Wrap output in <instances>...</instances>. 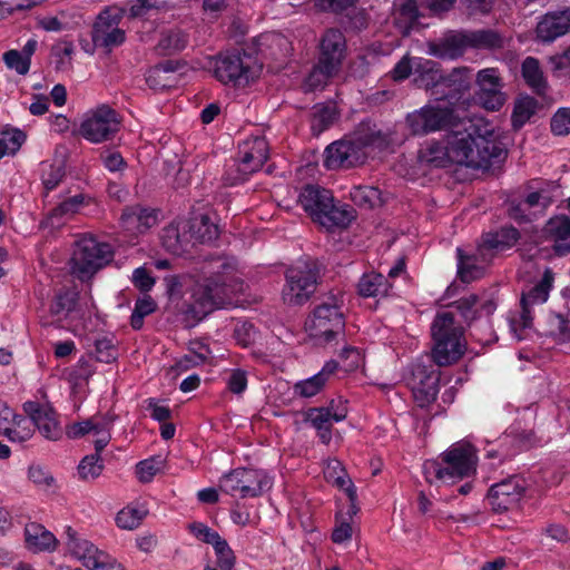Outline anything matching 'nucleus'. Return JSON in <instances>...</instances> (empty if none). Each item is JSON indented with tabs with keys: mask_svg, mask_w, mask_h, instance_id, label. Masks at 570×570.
I'll return each mask as SVG.
<instances>
[{
	"mask_svg": "<svg viewBox=\"0 0 570 570\" xmlns=\"http://www.w3.org/2000/svg\"><path fill=\"white\" fill-rule=\"evenodd\" d=\"M505 149L493 130L484 127L482 132L454 130L441 140H431L420 150V159L435 167L453 163L472 168L487 169L503 160Z\"/></svg>",
	"mask_w": 570,
	"mask_h": 570,
	"instance_id": "nucleus-1",
	"label": "nucleus"
},
{
	"mask_svg": "<svg viewBox=\"0 0 570 570\" xmlns=\"http://www.w3.org/2000/svg\"><path fill=\"white\" fill-rule=\"evenodd\" d=\"M214 265L212 276L196 282L177 306L190 325L197 324L213 311L230 305L240 289L235 279V268L229 262L217 259Z\"/></svg>",
	"mask_w": 570,
	"mask_h": 570,
	"instance_id": "nucleus-2",
	"label": "nucleus"
},
{
	"mask_svg": "<svg viewBox=\"0 0 570 570\" xmlns=\"http://www.w3.org/2000/svg\"><path fill=\"white\" fill-rule=\"evenodd\" d=\"M405 124L414 136H426L438 131L452 134L454 130L482 132L478 122L462 116L449 99H435L407 114Z\"/></svg>",
	"mask_w": 570,
	"mask_h": 570,
	"instance_id": "nucleus-3",
	"label": "nucleus"
},
{
	"mask_svg": "<svg viewBox=\"0 0 570 570\" xmlns=\"http://www.w3.org/2000/svg\"><path fill=\"white\" fill-rule=\"evenodd\" d=\"M387 145V137L375 124L362 121L347 137L336 140L325 149L324 166L327 169H347L363 165L370 148Z\"/></svg>",
	"mask_w": 570,
	"mask_h": 570,
	"instance_id": "nucleus-4",
	"label": "nucleus"
},
{
	"mask_svg": "<svg viewBox=\"0 0 570 570\" xmlns=\"http://www.w3.org/2000/svg\"><path fill=\"white\" fill-rule=\"evenodd\" d=\"M431 335L432 357L439 366L451 365L463 356L466 348L464 327L454 312H438L431 324Z\"/></svg>",
	"mask_w": 570,
	"mask_h": 570,
	"instance_id": "nucleus-5",
	"label": "nucleus"
},
{
	"mask_svg": "<svg viewBox=\"0 0 570 570\" xmlns=\"http://www.w3.org/2000/svg\"><path fill=\"white\" fill-rule=\"evenodd\" d=\"M298 203L314 222L326 229L345 228L354 218L348 206L335 204L332 191L320 186L304 187L299 193Z\"/></svg>",
	"mask_w": 570,
	"mask_h": 570,
	"instance_id": "nucleus-6",
	"label": "nucleus"
},
{
	"mask_svg": "<svg viewBox=\"0 0 570 570\" xmlns=\"http://www.w3.org/2000/svg\"><path fill=\"white\" fill-rule=\"evenodd\" d=\"M442 463L428 461L423 465L425 479L429 482L441 481L453 484L469 478L476 470V454L469 443H456L442 454Z\"/></svg>",
	"mask_w": 570,
	"mask_h": 570,
	"instance_id": "nucleus-7",
	"label": "nucleus"
},
{
	"mask_svg": "<svg viewBox=\"0 0 570 570\" xmlns=\"http://www.w3.org/2000/svg\"><path fill=\"white\" fill-rule=\"evenodd\" d=\"M342 294H330L316 305L305 322V331L316 345H326L343 336L345 317Z\"/></svg>",
	"mask_w": 570,
	"mask_h": 570,
	"instance_id": "nucleus-8",
	"label": "nucleus"
},
{
	"mask_svg": "<svg viewBox=\"0 0 570 570\" xmlns=\"http://www.w3.org/2000/svg\"><path fill=\"white\" fill-rule=\"evenodd\" d=\"M214 77L224 85L246 87L262 72V65L246 52H233L217 56L212 61Z\"/></svg>",
	"mask_w": 570,
	"mask_h": 570,
	"instance_id": "nucleus-9",
	"label": "nucleus"
},
{
	"mask_svg": "<svg viewBox=\"0 0 570 570\" xmlns=\"http://www.w3.org/2000/svg\"><path fill=\"white\" fill-rule=\"evenodd\" d=\"M112 259L109 244L92 236H82L76 243L71 257L72 272L81 279L92 276Z\"/></svg>",
	"mask_w": 570,
	"mask_h": 570,
	"instance_id": "nucleus-10",
	"label": "nucleus"
},
{
	"mask_svg": "<svg viewBox=\"0 0 570 570\" xmlns=\"http://www.w3.org/2000/svg\"><path fill=\"white\" fill-rule=\"evenodd\" d=\"M272 488V479L263 470L238 468L220 478L219 489L240 499L257 498Z\"/></svg>",
	"mask_w": 570,
	"mask_h": 570,
	"instance_id": "nucleus-11",
	"label": "nucleus"
},
{
	"mask_svg": "<svg viewBox=\"0 0 570 570\" xmlns=\"http://www.w3.org/2000/svg\"><path fill=\"white\" fill-rule=\"evenodd\" d=\"M318 272L309 263H299L287 268L285 285L282 291L284 303L288 305H303L315 293Z\"/></svg>",
	"mask_w": 570,
	"mask_h": 570,
	"instance_id": "nucleus-12",
	"label": "nucleus"
},
{
	"mask_svg": "<svg viewBox=\"0 0 570 570\" xmlns=\"http://www.w3.org/2000/svg\"><path fill=\"white\" fill-rule=\"evenodd\" d=\"M119 128L120 119L116 110L107 105H101L85 115L79 134L92 144H100L112 139Z\"/></svg>",
	"mask_w": 570,
	"mask_h": 570,
	"instance_id": "nucleus-13",
	"label": "nucleus"
},
{
	"mask_svg": "<svg viewBox=\"0 0 570 570\" xmlns=\"http://www.w3.org/2000/svg\"><path fill=\"white\" fill-rule=\"evenodd\" d=\"M117 415L110 412L96 414L81 422L67 428V435L78 439L87 434L92 435L96 452H101L111 440V429Z\"/></svg>",
	"mask_w": 570,
	"mask_h": 570,
	"instance_id": "nucleus-14",
	"label": "nucleus"
},
{
	"mask_svg": "<svg viewBox=\"0 0 570 570\" xmlns=\"http://www.w3.org/2000/svg\"><path fill=\"white\" fill-rule=\"evenodd\" d=\"M554 276L551 269L547 268L541 281L535 284L529 292L523 293L521 297V312L517 317L511 320L513 331L519 328L525 330L532 325L531 308L534 305L543 304L549 297Z\"/></svg>",
	"mask_w": 570,
	"mask_h": 570,
	"instance_id": "nucleus-15",
	"label": "nucleus"
},
{
	"mask_svg": "<svg viewBox=\"0 0 570 570\" xmlns=\"http://www.w3.org/2000/svg\"><path fill=\"white\" fill-rule=\"evenodd\" d=\"M527 487V481L518 475L493 484L488 494L492 509L497 512H503L518 507Z\"/></svg>",
	"mask_w": 570,
	"mask_h": 570,
	"instance_id": "nucleus-16",
	"label": "nucleus"
},
{
	"mask_svg": "<svg viewBox=\"0 0 570 570\" xmlns=\"http://www.w3.org/2000/svg\"><path fill=\"white\" fill-rule=\"evenodd\" d=\"M24 413L32 422V428H37L41 435L48 440H59L62 435V429L57 417V413L48 402L27 401L22 405Z\"/></svg>",
	"mask_w": 570,
	"mask_h": 570,
	"instance_id": "nucleus-17",
	"label": "nucleus"
},
{
	"mask_svg": "<svg viewBox=\"0 0 570 570\" xmlns=\"http://www.w3.org/2000/svg\"><path fill=\"white\" fill-rule=\"evenodd\" d=\"M268 158V144L264 137H253L239 145L237 170L244 180L248 175L262 168Z\"/></svg>",
	"mask_w": 570,
	"mask_h": 570,
	"instance_id": "nucleus-18",
	"label": "nucleus"
},
{
	"mask_svg": "<svg viewBox=\"0 0 570 570\" xmlns=\"http://www.w3.org/2000/svg\"><path fill=\"white\" fill-rule=\"evenodd\" d=\"M478 100L487 110H499L505 102L502 81L495 68H485L478 72Z\"/></svg>",
	"mask_w": 570,
	"mask_h": 570,
	"instance_id": "nucleus-19",
	"label": "nucleus"
},
{
	"mask_svg": "<svg viewBox=\"0 0 570 570\" xmlns=\"http://www.w3.org/2000/svg\"><path fill=\"white\" fill-rule=\"evenodd\" d=\"M346 55V39L338 29H327L320 40L318 61L331 71H340Z\"/></svg>",
	"mask_w": 570,
	"mask_h": 570,
	"instance_id": "nucleus-20",
	"label": "nucleus"
},
{
	"mask_svg": "<svg viewBox=\"0 0 570 570\" xmlns=\"http://www.w3.org/2000/svg\"><path fill=\"white\" fill-rule=\"evenodd\" d=\"M347 416V407L343 401L337 405L331 403L328 407H313L305 414V421L317 430V434L324 444L332 439L331 428L334 422H341Z\"/></svg>",
	"mask_w": 570,
	"mask_h": 570,
	"instance_id": "nucleus-21",
	"label": "nucleus"
},
{
	"mask_svg": "<svg viewBox=\"0 0 570 570\" xmlns=\"http://www.w3.org/2000/svg\"><path fill=\"white\" fill-rule=\"evenodd\" d=\"M120 16L110 10L102 11L92 28L91 38L95 46L111 48L125 41V31L119 26Z\"/></svg>",
	"mask_w": 570,
	"mask_h": 570,
	"instance_id": "nucleus-22",
	"label": "nucleus"
},
{
	"mask_svg": "<svg viewBox=\"0 0 570 570\" xmlns=\"http://www.w3.org/2000/svg\"><path fill=\"white\" fill-rule=\"evenodd\" d=\"M458 274L462 282L471 283L480 278L491 262V253L483 244L479 245L474 253L464 254L463 249L458 248Z\"/></svg>",
	"mask_w": 570,
	"mask_h": 570,
	"instance_id": "nucleus-23",
	"label": "nucleus"
},
{
	"mask_svg": "<svg viewBox=\"0 0 570 570\" xmlns=\"http://www.w3.org/2000/svg\"><path fill=\"white\" fill-rule=\"evenodd\" d=\"M439 376L434 371H428L424 365L416 364L412 371L411 386L420 406L433 402L439 392Z\"/></svg>",
	"mask_w": 570,
	"mask_h": 570,
	"instance_id": "nucleus-24",
	"label": "nucleus"
},
{
	"mask_svg": "<svg viewBox=\"0 0 570 570\" xmlns=\"http://www.w3.org/2000/svg\"><path fill=\"white\" fill-rule=\"evenodd\" d=\"M570 30V9L548 12L537 24V37L543 42H552Z\"/></svg>",
	"mask_w": 570,
	"mask_h": 570,
	"instance_id": "nucleus-25",
	"label": "nucleus"
},
{
	"mask_svg": "<svg viewBox=\"0 0 570 570\" xmlns=\"http://www.w3.org/2000/svg\"><path fill=\"white\" fill-rule=\"evenodd\" d=\"M157 223L158 214L156 210L138 205L127 207L121 215L122 227L132 234L145 233Z\"/></svg>",
	"mask_w": 570,
	"mask_h": 570,
	"instance_id": "nucleus-26",
	"label": "nucleus"
},
{
	"mask_svg": "<svg viewBox=\"0 0 570 570\" xmlns=\"http://www.w3.org/2000/svg\"><path fill=\"white\" fill-rule=\"evenodd\" d=\"M65 535L68 552L86 568L90 567L96 556L102 551L69 525L65 529Z\"/></svg>",
	"mask_w": 570,
	"mask_h": 570,
	"instance_id": "nucleus-27",
	"label": "nucleus"
},
{
	"mask_svg": "<svg viewBox=\"0 0 570 570\" xmlns=\"http://www.w3.org/2000/svg\"><path fill=\"white\" fill-rule=\"evenodd\" d=\"M544 233L559 256L570 253V217L558 215L550 218L544 226Z\"/></svg>",
	"mask_w": 570,
	"mask_h": 570,
	"instance_id": "nucleus-28",
	"label": "nucleus"
},
{
	"mask_svg": "<svg viewBox=\"0 0 570 570\" xmlns=\"http://www.w3.org/2000/svg\"><path fill=\"white\" fill-rule=\"evenodd\" d=\"M324 476L328 482L333 483L335 487L346 492L351 501V507L348 509L347 514L348 519H352L353 515L356 513V489L352 483L351 479L348 478L345 468L338 460L331 459L326 462V465L324 468Z\"/></svg>",
	"mask_w": 570,
	"mask_h": 570,
	"instance_id": "nucleus-29",
	"label": "nucleus"
},
{
	"mask_svg": "<svg viewBox=\"0 0 570 570\" xmlns=\"http://www.w3.org/2000/svg\"><path fill=\"white\" fill-rule=\"evenodd\" d=\"M24 542L27 549L33 553L52 552L58 546L55 534L36 522L26 525Z\"/></svg>",
	"mask_w": 570,
	"mask_h": 570,
	"instance_id": "nucleus-30",
	"label": "nucleus"
},
{
	"mask_svg": "<svg viewBox=\"0 0 570 570\" xmlns=\"http://www.w3.org/2000/svg\"><path fill=\"white\" fill-rule=\"evenodd\" d=\"M497 43V36L489 31H479L470 35H452L445 39V46L451 50V56L460 55L468 46L492 47Z\"/></svg>",
	"mask_w": 570,
	"mask_h": 570,
	"instance_id": "nucleus-31",
	"label": "nucleus"
},
{
	"mask_svg": "<svg viewBox=\"0 0 570 570\" xmlns=\"http://www.w3.org/2000/svg\"><path fill=\"white\" fill-rule=\"evenodd\" d=\"M337 370V363L335 361H328L325 363L323 368L306 380L299 381L294 386L295 394L302 397H312L316 395L328 381L331 375Z\"/></svg>",
	"mask_w": 570,
	"mask_h": 570,
	"instance_id": "nucleus-32",
	"label": "nucleus"
},
{
	"mask_svg": "<svg viewBox=\"0 0 570 570\" xmlns=\"http://www.w3.org/2000/svg\"><path fill=\"white\" fill-rule=\"evenodd\" d=\"M183 229H188L190 242L209 243L218 237L219 230L216 224L206 215H197L188 222H183Z\"/></svg>",
	"mask_w": 570,
	"mask_h": 570,
	"instance_id": "nucleus-33",
	"label": "nucleus"
},
{
	"mask_svg": "<svg viewBox=\"0 0 570 570\" xmlns=\"http://www.w3.org/2000/svg\"><path fill=\"white\" fill-rule=\"evenodd\" d=\"M392 285L389 279L383 274L376 272L363 274L357 284V291L362 297H386Z\"/></svg>",
	"mask_w": 570,
	"mask_h": 570,
	"instance_id": "nucleus-34",
	"label": "nucleus"
},
{
	"mask_svg": "<svg viewBox=\"0 0 570 570\" xmlns=\"http://www.w3.org/2000/svg\"><path fill=\"white\" fill-rule=\"evenodd\" d=\"M161 242L168 252L180 255L190 243L188 229H183V223L177 226L170 225L163 230Z\"/></svg>",
	"mask_w": 570,
	"mask_h": 570,
	"instance_id": "nucleus-35",
	"label": "nucleus"
},
{
	"mask_svg": "<svg viewBox=\"0 0 570 570\" xmlns=\"http://www.w3.org/2000/svg\"><path fill=\"white\" fill-rule=\"evenodd\" d=\"M522 77L527 85L538 95H544L548 88L547 80L535 58L528 57L522 62Z\"/></svg>",
	"mask_w": 570,
	"mask_h": 570,
	"instance_id": "nucleus-36",
	"label": "nucleus"
},
{
	"mask_svg": "<svg viewBox=\"0 0 570 570\" xmlns=\"http://www.w3.org/2000/svg\"><path fill=\"white\" fill-rule=\"evenodd\" d=\"M89 200L90 198L83 195H76L63 200L50 212L48 216L50 224L52 226L59 225L63 218L71 217L78 213L85 204H88Z\"/></svg>",
	"mask_w": 570,
	"mask_h": 570,
	"instance_id": "nucleus-37",
	"label": "nucleus"
},
{
	"mask_svg": "<svg viewBox=\"0 0 570 570\" xmlns=\"http://www.w3.org/2000/svg\"><path fill=\"white\" fill-rule=\"evenodd\" d=\"M519 239V232L514 227H503L493 234H487L482 244L493 253V250H503L513 246Z\"/></svg>",
	"mask_w": 570,
	"mask_h": 570,
	"instance_id": "nucleus-38",
	"label": "nucleus"
},
{
	"mask_svg": "<svg viewBox=\"0 0 570 570\" xmlns=\"http://www.w3.org/2000/svg\"><path fill=\"white\" fill-rule=\"evenodd\" d=\"M336 107L332 104L317 105L314 107L311 128L315 135L328 129L337 119Z\"/></svg>",
	"mask_w": 570,
	"mask_h": 570,
	"instance_id": "nucleus-39",
	"label": "nucleus"
},
{
	"mask_svg": "<svg viewBox=\"0 0 570 570\" xmlns=\"http://www.w3.org/2000/svg\"><path fill=\"white\" fill-rule=\"evenodd\" d=\"M2 430L6 438L19 443L28 441L35 433L31 420L19 414L14 416L9 428H2Z\"/></svg>",
	"mask_w": 570,
	"mask_h": 570,
	"instance_id": "nucleus-40",
	"label": "nucleus"
},
{
	"mask_svg": "<svg viewBox=\"0 0 570 570\" xmlns=\"http://www.w3.org/2000/svg\"><path fill=\"white\" fill-rule=\"evenodd\" d=\"M147 510L144 507L127 505L116 517V523L120 529L134 530L140 525Z\"/></svg>",
	"mask_w": 570,
	"mask_h": 570,
	"instance_id": "nucleus-41",
	"label": "nucleus"
},
{
	"mask_svg": "<svg viewBox=\"0 0 570 570\" xmlns=\"http://www.w3.org/2000/svg\"><path fill=\"white\" fill-rule=\"evenodd\" d=\"M188 42V37L179 29H170L161 33L158 49L164 55H170L183 50Z\"/></svg>",
	"mask_w": 570,
	"mask_h": 570,
	"instance_id": "nucleus-42",
	"label": "nucleus"
},
{
	"mask_svg": "<svg viewBox=\"0 0 570 570\" xmlns=\"http://www.w3.org/2000/svg\"><path fill=\"white\" fill-rule=\"evenodd\" d=\"M537 100L525 96L517 100L512 112V125L521 128L535 112Z\"/></svg>",
	"mask_w": 570,
	"mask_h": 570,
	"instance_id": "nucleus-43",
	"label": "nucleus"
},
{
	"mask_svg": "<svg viewBox=\"0 0 570 570\" xmlns=\"http://www.w3.org/2000/svg\"><path fill=\"white\" fill-rule=\"evenodd\" d=\"M65 177V166L59 163L41 164V181L47 191H51L58 187Z\"/></svg>",
	"mask_w": 570,
	"mask_h": 570,
	"instance_id": "nucleus-44",
	"label": "nucleus"
},
{
	"mask_svg": "<svg viewBox=\"0 0 570 570\" xmlns=\"http://www.w3.org/2000/svg\"><path fill=\"white\" fill-rule=\"evenodd\" d=\"M351 199L361 207L372 208L381 204V191L376 187L357 186L352 188Z\"/></svg>",
	"mask_w": 570,
	"mask_h": 570,
	"instance_id": "nucleus-45",
	"label": "nucleus"
},
{
	"mask_svg": "<svg viewBox=\"0 0 570 570\" xmlns=\"http://www.w3.org/2000/svg\"><path fill=\"white\" fill-rule=\"evenodd\" d=\"M77 302V293L72 291L59 292L50 304V313L59 318L66 317L73 311Z\"/></svg>",
	"mask_w": 570,
	"mask_h": 570,
	"instance_id": "nucleus-46",
	"label": "nucleus"
},
{
	"mask_svg": "<svg viewBox=\"0 0 570 570\" xmlns=\"http://www.w3.org/2000/svg\"><path fill=\"white\" fill-rule=\"evenodd\" d=\"M26 140V135L19 129L6 130L0 136V159L6 155L16 154Z\"/></svg>",
	"mask_w": 570,
	"mask_h": 570,
	"instance_id": "nucleus-47",
	"label": "nucleus"
},
{
	"mask_svg": "<svg viewBox=\"0 0 570 570\" xmlns=\"http://www.w3.org/2000/svg\"><path fill=\"white\" fill-rule=\"evenodd\" d=\"M163 469V460L154 456L142 460L136 465V475L142 483H149Z\"/></svg>",
	"mask_w": 570,
	"mask_h": 570,
	"instance_id": "nucleus-48",
	"label": "nucleus"
},
{
	"mask_svg": "<svg viewBox=\"0 0 570 570\" xmlns=\"http://www.w3.org/2000/svg\"><path fill=\"white\" fill-rule=\"evenodd\" d=\"M415 70L421 71L420 82L424 85L426 88L430 85H435L442 78L441 71L436 68V63L432 60L428 59H416L415 60Z\"/></svg>",
	"mask_w": 570,
	"mask_h": 570,
	"instance_id": "nucleus-49",
	"label": "nucleus"
},
{
	"mask_svg": "<svg viewBox=\"0 0 570 570\" xmlns=\"http://www.w3.org/2000/svg\"><path fill=\"white\" fill-rule=\"evenodd\" d=\"M28 478L41 490L48 491L55 487V478L47 468L40 464H31L29 466Z\"/></svg>",
	"mask_w": 570,
	"mask_h": 570,
	"instance_id": "nucleus-50",
	"label": "nucleus"
},
{
	"mask_svg": "<svg viewBox=\"0 0 570 570\" xmlns=\"http://www.w3.org/2000/svg\"><path fill=\"white\" fill-rule=\"evenodd\" d=\"M99 453L100 452H96V454L87 455L80 461L78 473L81 479L90 480L100 475L102 463L100 462Z\"/></svg>",
	"mask_w": 570,
	"mask_h": 570,
	"instance_id": "nucleus-51",
	"label": "nucleus"
},
{
	"mask_svg": "<svg viewBox=\"0 0 570 570\" xmlns=\"http://www.w3.org/2000/svg\"><path fill=\"white\" fill-rule=\"evenodd\" d=\"M217 557V564L222 570H232L235 566V554L227 541L222 537L213 544Z\"/></svg>",
	"mask_w": 570,
	"mask_h": 570,
	"instance_id": "nucleus-52",
	"label": "nucleus"
},
{
	"mask_svg": "<svg viewBox=\"0 0 570 570\" xmlns=\"http://www.w3.org/2000/svg\"><path fill=\"white\" fill-rule=\"evenodd\" d=\"M167 0H135L129 9L131 18H144L151 11H157L164 8Z\"/></svg>",
	"mask_w": 570,
	"mask_h": 570,
	"instance_id": "nucleus-53",
	"label": "nucleus"
},
{
	"mask_svg": "<svg viewBox=\"0 0 570 570\" xmlns=\"http://www.w3.org/2000/svg\"><path fill=\"white\" fill-rule=\"evenodd\" d=\"M550 127L557 136L570 134V108H559L551 118Z\"/></svg>",
	"mask_w": 570,
	"mask_h": 570,
	"instance_id": "nucleus-54",
	"label": "nucleus"
},
{
	"mask_svg": "<svg viewBox=\"0 0 570 570\" xmlns=\"http://www.w3.org/2000/svg\"><path fill=\"white\" fill-rule=\"evenodd\" d=\"M131 283L141 293H148L155 286L156 279L151 276L145 266H140L134 269L131 275Z\"/></svg>",
	"mask_w": 570,
	"mask_h": 570,
	"instance_id": "nucleus-55",
	"label": "nucleus"
},
{
	"mask_svg": "<svg viewBox=\"0 0 570 570\" xmlns=\"http://www.w3.org/2000/svg\"><path fill=\"white\" fill-rule=\"evenodd\" d=\"M257 333L252 323L237 322L234 328V337L243 347L249 346L256 340Z\"/></svg>",
	"mask_w": 570,
	"mask_h": 570,
	"instance_id": "nucleus-56",
	"label": "nucleus"
},
{
	"mask_svg": "<svg viewBox=\"0 0 570 570\" xmlns=\"http://www.w3.org/2000/svg\"><path fill=\"white\" fill-rule=\"evenodd\" d=\"M337 73V71L330 72L327 69L323 67V63L318 61L317 65L308 75L306 83L309 88L316 89L323 87L328 81L330 78L336 76Z\"/></svg>",
	"mask_w": 570,
	"mask_h": 570,
	"instance_id": "nucleus-57",
	"label": "nucleus"
},
{
	"mask_svg": "<svg viewBox=\"0 0 570 570\" xmlns=\"http://www.w3.org/2000/svg\"><path fill=\"white\" fill-rule=\"evenodd\" d=\"M3 60L8 68L14 69L19 75H26L30 69V61L18 50L7 51Z\"/></svg>",
	"mask_w": 570,
	"mask_h": 570,
	"instance_id": "nucleus-58",
	"label": "nucleus"
},
{
	"mask_svg": "<svg viewBox=\"0 0 570 570\" xmlns=\"http://www.w3.org/2000/svg\"><path fill=\"white\" fill-rule=\"evenodd\" d=\"M479 301L478 295L470 294L465 297H461L456 302H454L451 306L456 308V311L461 314L464 321H470L475 317V305Z\"/></svg>",
	"mask_w": 570,
	"mask_h": 570,
	"instance_id": "nucleus-59",
	"label": "nucleus"
},
{
	"mask_svg": "<svg viewBox=\"0 0 570 570\" xmlns=\"http://www.w3.org/2000/svg\"><path fill=\"white\" fill-rule=\"evenodd\" d=\"M188 529L195 538L212 546L220 538L218 532L202 522L190 523Z\"/></svg>",
	"mask_w": 570,
	"mask_h": 570,
	"instance_id": "nucleus-60",
	"label": "nucleus"
},
{
	"mask_svg": "<svg viewBox=\"0 0 570 570\" xmlns=\"http://www.w3.org/2000/svg\"><path fill=\"white\" fill-rule=\"evenodd\" d=\"M227 387L234 394H242L247 387V373L240 368H233L227 379Z\"/></svg>",
	"mask_w": 570,
	"mask_h": 570,
	"instance_id": "nucleus-61",
	"label": "nucleus"
},
{
	"mask_svg": "<svg viewBox=\"0 0 570 570\" xmlns=\"http://www.w3.org/2000/svg\"><path fill=\"white\" fill-rule=\"evenodd\" d=\"M395 13L406 22H414L417 19V7L414 0H395Z\"/></svg>",
	"mask_w": 570,
	"mask_h": 570,
	"instance_id": "nucleus-62",
	"label": "nucleus"
},
{
	"mask_svg": "<svg viewBox=\"0 0 570 570\" xmlns=\"http://www.w3.org/2000/svg\"><path fill=\"white\" fill-rule=\"evenodd\" d=\"M89 570H125L124 567L111 556L101 551L96 556Z\"/></svg>",
	"mask_w": 570,
	"mask_h": 570,
	"instance_id": "nucleus-63",
	"label": "nucleus"
},
{
	"mask_svg": "<svg viewBox=\"0 0 570 570\" xmlns=\"http://www.w3.org/2000/svg\"><path fill=\"white\" fill-rule=\"evenodd\" d=\"M357 0H314V4L321 11L342 12L353 7Z\"/></svg>",
	"mask_w": 570,
	"mask_h": 570,
	"instance_id": "nucleus-64",
	"label": "nucleus"
}]
</instances>
